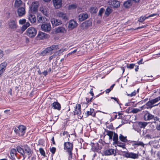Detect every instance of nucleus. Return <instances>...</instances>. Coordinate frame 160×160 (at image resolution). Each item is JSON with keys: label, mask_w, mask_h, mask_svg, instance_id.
I'll use <instances>...</instances> for the list:
<instances>
[{"label": "nucleus", "mask_w": 160, "mask_h": 160, "mask_svg": "<svg viewBox=\"0 0 160 160\" xmlns=\"http://www.w3.org/2000/svg\"><path fill=\"white\" fill-rule=\"evenodd\" d=\"M64 149L68 155V159H72V151L73 148V143L69 142H65L64 143Z\"/></svg>", "instance_id": "1"}, {"label": "nucleus", "mask_w": 160, "mask_h": 160, "mask_svg": "<svg viewBox=\"0 0 160 160\" xmlns=\"http://www.w3.org/2000/svg\"><path fill=\"white\" fill-rule=\"evenodd\" d=\"M26 128L23 125H20L14 128V131L17 135L22 136L26 132Z\"/></svg>", "instance_id": "2"}, {"label": "nucleus", "mask_w": 160, "mask_h": 160, "mask_svg": "<svg viewBox=\"0 0 160 160\" xmlns=\"http://www.w3.org/2000/svg\"><path fill=\"white\" fill-rule=\"evenodd\" d=\"M122 156L127 158H130L133 159L138 158V154L128 151H124L123 152Z\"/></svg>", "instance_id": "3"}, {"label": "nucleus", "mask_w": 160, "mask_h": 160, "mask_svg": "<svg viewBox=\"0 0 160 160\" xmlns=\"http://www.w3.org/2000/svg\"><path fill=\"white\" fill-rule=\"evenodd\" d=\"M144 119L145 121L153 120L154 122L159 120V118L157 117H155L154 115L148 112H147L145 114L144 116Z\"/></svg>", "instance_id": "4"}, {"label": "nucleus", "mask_w": 160, "mask_h": 160, "mask_svg": "<svg viewBox=\"0 0 160 160\" xmlns=\"http://www.w3.org/2000/svg\"><path fill=\"white\" fill-rule=\"evenodd\" d=\"M36 29L32 27L29 28L27 30L26 34L30 38H32L35 36L37 33Z\"/></svg>", "instance_id": "5"}, {"label": "nucleus", "mask_w": 160, "mask_h": 160, "mask_svg": "<svg viewBox=\"0 0 160 160\" xmlns=\"http://www.w3.org/2000/svg\"><path fill=\"white\" fill-rule=\"evenodd\" d=\"M159 100H160V97H158L154 99L149 100L146 104L149 108H151L153 107L158 105V104L155 105H154V104L157 102Z\"/></svg>", "instance_id": "6"}, {"label": "nucleus", "mask_w": 160, "mask_h": 160, "mask_svg": "<svg viewBox=\"0 0 160 160\" xmlns=\"http://www.w3.org/2000/svg\"><path fill=\"white\" fill-rule=\"evenodd\" d=\"M8 25L10 29L13 30H15L18 27L16 21L12 19H10L8 21Z\"/></svg>", "instance_id": "7"}, {"label": "nucleus", "mask_w": 160, "mask_h": 160, "mask_svg": "<svg viewBox=\"0 0 160 160\" xmlns=\"http://www.w3.org/2000/svg\"><path fill=\"white\" fill-rule=\"evenodd\" d=\"M108 2L109 5L113 8H117L120 6L119 2L117 0H110Z\"/></svg>", "instance_id": "8"}, {"label": "nucleus", "mask_w": 160, "mask_h": 160, "mask_svg": "<svg viewBox=\"0 0 160 160\" xmlns=\"http://www.w3.org/2000/svg\"><path fill=\"white\" fill-rule=\"evenodd\" d=\"M147 125V123L146 122H138L137 123V125L138 128H134V129L139 132L141 131V130L139 128H144Z\"/></svg>", "instance_id": "9"}, {"label": "nucleus", "mask_w": 160, "mask_h": 160, "mask_svg": "<svg viewBox=\"0 0 160 160\" xmlns=\"http://www.w3.org/2000/svg\"><path fill=\"white\" fill-rule=\"evenodd\" d=\"M52 2L54 7L56 9L60 8L62 5V0H52Z\"/></svg>", "instance_id": "10"}, {"label": "nucleus", "mask_w": 160, "mask_h": 160, "mask_svg": "<svg viewBox=\"0 0 160 160\" xmlns=\"http://www.w3.org/2000/svg\"><path fill=\"white\" fill-rule=\"evenodd\" d=\"M41 28L42 31L48 32L51 30V26L50 23L42 24Z\"/></svg>", "instance_id": "11"}, {"label": "nucleus", "mask_w": 160, "mask_h": 160, "mask_svg": "<svg viewBox=\"0 0 160 160\" xmlns=\"http://www.w3.org/2000/svg\"><path fill=\"white\" fill-rule=\"evenodd\" d=\"M75 110L74 111V115H77L81 117V107L80 104H77L74 107Z\"/></svg>", "instance_id": "12"}, {"label": "nucleus", "mask_w": 160, "mask_h": 160, "mask_svg": "<svg viewBox=\"0 0 160 160\" xmlns=\"http://www.w3.org/2000/svg\"><path fill=\"white\" fill-rule=\"evenodd\" d=\"M7 65V62H6L0 64V78L2 76L4 72L6 69Z\"/></svg>", "instance_id": "13"}, {"label": "nucleus", "mask_w": 160, "mask_h": 160, "mask_svg": "<svg viewBox=\"0 0 160 160\" xmlns=\"http://www.w3.org/2000/svg\"><path fill=\"white\" fill-rule=\"evenodd\" d=\"M104 154L106 156L113 155L115 156L116 155V150L113 149H110L105 151Z\"/></svg>", "instance_id": "14"}, {"label": "nucleus", "mask_w": 160, "mask_h": 160, "mask_svg": "<svg viewBox=\"0 0 160 160\" xmlns=\"http://www.w3.org/2000/svg\"><path fill=\"white\" fill-rule=\"evenodd\" d=\"M22 147L23 148L24 152L26 153L27 155L30 154L31 153H32L33 152L30 147H29L27 144H24L21 145Z\"/></svg>", "instance_id": "15"}, {"label": "nucleus", "mask_w": 160, "mask_h": 160, "mask_svg": "<svg viewBox=\"0 0 160 160\" xmlns=\"http://www.w3.org/2000/svg\"><path fill=\"white\" fill-rule=\"evenodd\" d=\"M56 15L57 17L65 21L67 20L68 19V17L66 14L63 12H58L56 13Z\"/></svg>", "instance_id": "16"}, {"label": "nucleus", "mask_w": 160, "mask_h": 160, "mask_svg": "<svg viewBox=\"0 0 160 160\" xmlns=\"http://www.w3.org/2000/svg\"><path fill=\"white\" fill-rule=\"evenodd\" d=\"M78 25L76 22L74 20H71L69 21L68 27L70 29H72L76 27Z\"/></svg>", "instance_id": "17"}, {"label": "nucleus", "mask_w": 160, "mask_h": 160, "mask_svg": "<svg viewBox=\"0 0 160 160\" xmlns=\"http://www.w3.org/2000/svg\"><path fill=\"white\" fill-rule=\"evenodd\" d=\"M51 22L53 26H56L62 24V22L61 20L56 19L54 18L51 19Z\"/></svg>", "instance_id": "18"}, {"label": "nucleus", "mask_w": 160, "mask_h": 160, "mask_svg": "<svg viewBox=\"0 0 160 160\" xmlns=\"http://www.w3.org/2000/svg\"><path fill=\"white\" fill-rule=\"evenodd\" d=\"M51 106L52 108L54 109L59 111L61 109V105L58 102H53L51 105Z\"/></svg>", "instance_id": "19"}, {"label": "nucleus", "mask_w": 160, "mask_h": 160, "mask_svg": "<svg viewBox=\"0 0 160 160\" xmlns=\"http://www.w3.org/2000/svg\"><path fill=\"white\" fill-rule=\"evenodd\" d=\"M33 12H29L28 16L29 20L31 23H34L36 21V18Z\"/></svg>", "instance_id": "20"}, {"label": "nucleus", "mask_w": 160, "mask_h": 160, "mask_svg": "<svg viewBox=\"0 0 160 160\" xmlns=\"http://www.w3.org/2000/svg\"><path fill=\"white\" fill-rule=\"evenodd\" d=\"M88 17V15L86 12L82 13L80 14L78 17V19L80 21H82Z\"/></svg>", "instance_id": "21"}, {"label": "nucleus", "mask_w": 160, "mask_h": 160, "mask_svg": "<svg viewBox=\"0 0 160 160\" xmlns=\"http://www.w3.org/2000/svg\"><path fill=\"white\" fill-rule=\"evenodd\" d=\"M157 15L156 13L154 14H152L149 15V16H142L139 19H138V21L139 22H142L143 21H144L146 19H147L148 18H150L151 17H154V16H156Z\"/></svg>", "instance_id": "22"}, {"label": "nucleus", "mask_w": 160, "mask_h": 160, "mask_svg": "<svg viewBox=\"0 0 160 160\" xmlns=\"http://www.w3.org/2000/svg\"><path fill=\"white\" fill-rule=\"evenodd\" d=\"M17 12L19 16L20 17L22 16L25 13L24 8L23 7L19 8L17 10Z\"/></svg>", "instance_id": "23"}, {"label": "nucleus", "mask_w": 160, "mask_h": 160, "mask_svg": "<svg viewBox=\"0 0 160 160\" xmlns=\"http://www.w3.org/2000/svg\"><path fill=\"white\" fill-rule=\"evenodd\" d=\"M91 25V23L90 21H86L83 22L81 25V27L83 29L88 28Z\"/></svg>", "instance_id": "24"}, {"label": "nucleus", "mask_w": 160, "mask_h": 160, "mask_svg": "<svg viewBox=\"0 0 160 160\" xmlns=\"http://www.w3.org/2000/svg\"><path fill=\"white\" fill-rule=\"evenodd\" d=\"M25 5V4L23 3L21 0H15L14 6L15 8H18L20 6L23 7Z\"/></svg>", "instance_id": "25"}, {"label": "nucleus", "mask_w": 160, "mask_h": 160, "mask_svg": "<svg viewBox=\"0 0 160 160\" xmlns=\"http://www.w3.org/2000/svg\"><path fill=\"white\" fill-rule=\"evenodd\" d=\"M46 18L45 17H43L40 14H38L37 16V22L38 23H43L45 22Z\"/></svg>", "instance_id": "26"}, {"label": "nucleus", "mask_w": 160, "mask_h": 160, "mask_svg": "<svg viewBox=\"0 0 160 160\" xmlns=\"http://www.w3.org/2000/svg\"><path fill=\"white\" fill-rule=\"evenodd\" d=\"M38 6L35 2H33L30 7L31 12L34 13L37 11Z\"/></svg>", "instance_id": "27"}, {"label": "nucleus", "mask_w": 160, "mask_h": 160, "mask_svg": "<svg viewBox=\"0 0 160 160\" xmlns=\"http://www.w3.org/2000/svg\"><path fill=\"white\" fill-rule=\"evenodd\" d=\"M17 150L18 152L22 155L23 158V159H24L25 158V152H24L23 148H21L19 146H18L17 147Z\"/></svg>", "instance_id": "28"}, {"label": "nucleus", "mask_w": 160, "mask_h": 160, "mask_svg": "<svg viewBox=\"0 0 160 160\" xmlns=\"http://www.w3.org/2000/svg\"><path fill=\"white\" fill-rule=\"evenodd\" d=\"M65 49H61L60 50L55 52L53 55L51 56L49 58V61H51L52 58H55V57L58 54H59L60 53L63 52Z\"/></svg>", "instance_id": "29"}, {"label": "nucleus", "mask_w": 160, "mask_h": 160, "mask_svg": "<svg viewBox=\"0 0 160 160\" xmlns=\"http://www.w3.org/2000/svg\"><path fill=\"white\" fill-rule=\"evenodd\" d=\"M55 31L57 33H63L65 32L66 30L63 27H59L56 28Z\"/></svg>", "instance_id": "30"}, {"label": "nucleus", "mask_w": 160, "mask_h": 160, "mask_svg": "<svg viewBox=\"0 0 160 160\" xmlns=\"http://www.w3.org/2000/svg\"><path fill=\"white\" fill-rule=\"evenodd\" d=\"M94 109L93 108H91L89 111H87V113H86V114H87V116L89 115H91L93 117H95L96 115V113L94 112Z\"/></svg>", "instance_id": "31"}, {"label": "nucleus", "mask_w": 160, "mask_h": 160, "mask_svg": "<svg viewBox=\"0 0 160 160\" xmlns=\"http://www.w3.org/2000/svg\"><path fill=\"white\" fill-rule=\"evenodd\" d=\"M92 148L93 151H96L101 149V147L99 146L98 143H96L93 144L92 147Z\"/></svg>", "instance_id": "32"}, {"label": "nucleus", "mask_w": 160, "mask_h": 160, "mask_svg": "<svg viewBox=\"0 0 160 160\" xmlns=\"http://www.w3.org/2000/svg\"><path fill=\"white\" fill-rule=\"evenodd\" d=\"M132 1L131 0H128L124 2L123 6L126 8H128L132 6Z\"/></svg>", "instance_id": "33"}, {"label": "nucleus", "mask_w": 160, "mask_h": 160, "mask_svg": "<svg viewBox=\"0 0 160 160\" xmlns=\"http://www.w3.org/2000/svg\"><path fill=\"white\" fill-rule=\"evenodd\" d=\"M48 48L51 52L52 51L57 50L59 49L58 45L57 44L53 45Z\"/></svg>", "instance_id": "34"}, {"label": "nucleus", "mask_w": 160, "mask_h": 160, "mask_svg": "<svg viewBox=\"0 0 160 160\" xmlns=\"http://www.w3.org/2000/svg\"><path fill=\"white\" fill-rule=\"evenodd\" d=\"M105 131L107 133L106 135H108L109 137V139L111 140L112 139V136L113 134V132L106 129H105Z\"/></svg>", "instance_id": "35"}, {"label": "nucleus", "mask_w": 160, "mask_h": 160, "mask_svg": "<svg viewBox=\"0 0 160 160\" xmlns=\"http://www.w3.org/2000/svg\"><path fill=\"white\" fill-rule=\"evenodd\" d=\"M45 33L44 32H39L37 35V38L39 39H43L44 38Z\"/></svg>", "instance_id": "36"}, {"label": "nucleus", "mask_w": 160, "mask_h": 160, "mask_svg": "<svg viewBox=\"0 0 160 160\" xmlns=\"http://www.w3.org/2000/svg\"><path fill=\"white\" fill-rule=\"evenodd\" d=\"M97 8L95 7H92L89 9V11L92 14L96 13L98 11Z\"/></svg>", "instance_id": "37"}, {"label": "nucleus", "mask_w": 160, "mask_h": 160, "mask_svg": "<svg viewBox=\"0 0 160 160\" xmlns=\"http://www.w3.org/2000/svg\"><path fill=\"white\" fill-rule=\"evenodd\" d=\"M112 140L113 141V143L115 144L118 142V136L117 133H114Z\"/></svg>", "instance_id": "38"}, {"label": "nucleus", "mask_w": 160, "mask_h": 160, "mask_svg": "<svg viewBox=\"0 0 160 160\" xmlns=\"http://www.w3.org/2000/svg\"><path fill=\"white\" fill-rule=\"evenodd\" d=\"M119 139L122 142H125L128 141L126 136H124L121 134H120L119 136Z\"/></svg>", "instance_id": "39"}, {"label": "nucleus", "mask_w": 160, "mask_h": 160, "mask_svg": "<svg viewBox=\"0 0 160 160\" xmlns=\"http://www.w3.org/2000/svg\"><path fill=\"white\" fill-rule=\"evenodd\" d=\"M144 106H142L140 108H133L132 110V112L134 113H135L138 112L139 111L142 110Z\"/></svg>", "instance_id": "40"}, {"label": "nucleus", "mask_w": 160, "mask_h": 160, "mask_svg": "<svg viewBox=\"0 0 160 160\" xmlns=\"http://www.w3.org/2000/svg\"><path fill=\"white\" fill-rule=\"evenodd\" d=\"M112 12V9L111 8L108 7L106 8L105 14L106 15L108 16Z\"/></svg>", "instance_id": "41"}, {"label": "nucleus", "mask_w": 160, "mask_h": 160, "mask_svg": "<svg viewBox=\"0 0 160 160\" xmlns=\"http://www.w3.org/2000/svg\"><path fill=\"white\" fill-rule=\"evenodd\" d=\"M30 157H28V159L30 160H36V155L33 152L32 153L30 154Z\"/></svg>", "instance_id": "42"}, {"label": "nucleus", "mask_w": 160, "mask_h": 160, "mask_svg": "<svg viewBox=\"0 0 160 160\" xmlns=\"http://www.w3.org/2000/svg\"><path fill=\"white\" fill-rule=\"evenodd\" d=\"M116 144H117L118 146L122 148H125V144L124 143H122L118 141Z\"/></svg>", "instance_id": "43"}, {"label": "nucleus", "mask_w": 160, "mask_h": 160, "mask_svg": "<svg viewBox=\"0 0 160 160\" xmlns=\"http://www.w3.org/2000/svg\"><path fill=\"white\" fill-rule=\"evenodd\" d=\"M51 52L48 47L47 48L42 52V54L43 55H45L46 54H48Z\"/></svg>", "instance_id": "44"}, {"label": "nucleus", "mask_w": 160, "mask_h": 160, "mask_svg": "<svg viewBox=\"0 0 160 160\" xmlns=\"http://www.w3.org/2000/svg\"><path fill=\"white\" fill-rule=\"evenodd\" d=\"M51 52L48 47L47 48L42 52V54L43 55H45L46 54H48Z\"/></svg>", "instance_id": "45"}, {"label": "nucleus", "mask_w": 160, "mask_h": 160, "mask_svg": "<svg viewBox=\"0 0 160 160\" xmlns=\"http://www.w3.org/2000/svg\"><path fill=\"white\" fill-rule=\"evenodd\" d=\"M77 8V5L76 4H72L69 5L68 9L69 10H72Z\"/></svg>", "instance_id": "46"}, {"label": "nucleus", "mask_w": 160, "mask_h": 160, "mask_svg": "<svg viewBox=\"0 0 160 160\" xmlns=\"http://www.w3.org/2000/svg\"><path fill=\"white\" fill-rule=\"evenodd\" d=\"M17 153L16 150L14 148L12 149L10 152V154L12 156L16 155V154Z\"/></svg>", "instance_id": "47"}, {"label": "nucleus", "mask_w": 160, "mask_h": 160, "mask_svg": "<svg viewBox=\"0 0 160 160\" xmlns=\"http://www.w3.org/2000/svg\"><path fill=\"white\" fill-rule=\"evenodd\" d=\"M39 151L41 154L44 157L45 156V153L44 151L42 148H39Z\"/></svg>", "instance_id": "48"}, {"label": "nucleus", "mask_w": 160, "mask_h": 160, "mask_svg": "<svg viewBox=\"0 0 160 160\" xmlns=\"http://www.w3.org/2000/svg\"><path fill=\"white\" fill-rule=\"evenodd\" d=\"M137 93V91L135 90H134L133 92L131 93V94H128L127 93V95L130 97H132L133 96H134Z\"/></svg>", "instance_id": "49"}, {"label": "nucleus", "mask_w": 160, "mask_h": 160, "mask_svg": "<svg viewBox=\"0 0 160 160\" xmlns=\"http://www.w3.org/2000/svg\"><path fill=\"white\" fill-rule=\"evenodd\" d=\"M56 151V148H55L52 147L50 148V151L51 152L52 154H54Z\"/></svg>", "instance_id": "50"}, {"label": "nucleus", "mask_w": 160, "mask_h": 160, "mask_svg": "<svg viewBox=\"0 0 160 160\" xmlns=\"http://www.w3.org/2000/svg\"><path fill=\"white\" fill-rule=\"evenodd\" d=\"M26 20L25 19H21L19 20V23L20 24H23L25 23Z\"/></svg>", "instance_id": "51"}, {"label": "nucleus", "mask_w": 160, "mask_h": 160, "mask_svg": "<svg viewBox=\"0 0 160 160\" xmlns=\"http://www.w3.org/2000/svg\"><path fill=\"white\" fill-rule=\"evenodd\" d=\"M104 11V9L103 8H101L99 10L98 15L99 16H101L102 13Z\"/></svg>", "instance_id": "52"}, {"label": "nucleus", "mask_w": 160, "mask_h": 160, "mask_svg": "<svg viewBox=\"0 0 160 160\" xmlns=\"http://www.w3.org/2000/svg\"><path fill=\"white\" fill-rule=\"evenodd\" d=\"M135 65L134 64H130L128 65L127 66V68H130V69H132L134 68Z\"/></svg>", "instance_id": "53"}, {"label": "nucleus", "mask_w": 160, "mask_h": 160, "mask_svg": "<svg viewBox=\"0 0 160 160\" xmlns=\"http://www.w3.org/2000/svg\"><path fill=\"white\" fill-rule=\"evenodd\" d=\"M41 12L44 15L46 16H48V14L46 9H43L41 10Z\"/></svg>", "instance_id": "54"}, {"label": "nucleus", "mask_w": 160, "mask_h": 160, "mask_svg": "<svg viewBox=\"0 0 160 160\" xmlns=\"http://www.w3.org/2000/svg\"><path fill=\"white\" fill-rule=\"evenodd\" d=\"M137 146H142V147H144V144L142 142L138 141L137 142Z\"/></svg>", "instance_id": "55"}, {"label": "nucleus", "mask_w": 160, "mask_h": 160, "mask_svg": "<svg viewBox=\"0 0 160 160\" xmlns=\"http://www.w3.org/2000/svg\"><path fill=\"white\" fill-rule=\"evenodd\" d=\"M107 128L113 130L114 129V128L113 127L112 124H111L108 126H107Z\"/></svg>", "instance_id": "56"}, {"label": "nucleus", "mask_w": 160, "mask_h": 160, "mask_svg": "<svg viewBox=\"0 0 160 160\" xmlns=\"http://www.w3.org/2000/svg\"><path fill=\"white\" fill-rule=\"evenodd\" d=\"M92 97L90 98V99H89V98H86V99L87 102V103H88L89 102H91L92 99Z\"/></svg>", "instance_id": "57"}, {"label": "nucleus", "mask_w": 160, "mask_h": 160, "mask_svg": "<svg viewBox=\"0 0 160 160\" xmlns=\"http://www.w3.org/2000/svg\"><path fill=\"white\" fill-rule=\"evenodd\" d=\"M62 135L66 137H67L68 136V132L67 131H64L62 133Z\"/></svg>", "instance_id": "58"}, {"label": "nucleus", "mask_w": 160, "mask_h": 160, "mask_svg": "<svg viewBox=\"0 0 160 160\" xmlns=\"http://www.w3.org/2000/svg\"><path fill=\"white\" fill-rule=\"evenodd\" d=\"M156 128L157 130L160 131V123L157 124L156 126Z\"/></svg>", "instance_id": "59"}, {"label": "nucleus", "mask_w": 160, "mask_h": 160, "mask_svg": "<svg viewBox=\"0 0 160 160\" xmlns=\"http://www.w3.org/2000/svg\"><path fill=\"white\" fill-rule=\"evenodd\" d=\"M111 99H113L115 101H116L117 102V103L119 104V102H118V99L117 98H114V97H111Z\"/></svg>", "instance_id": "60"}, {"label": "nucleus", "mask_w": 160, "mask_h": 160, "mask_svg": "<svg viewBox=\"0 0 160 160\" xmlns=\"http://www.w3.org/2000/svg\"><path fill=\"white\" fill-rule=\"evenodd\" d=\"M27 28L24 25H23L22 27L21 30L22 31H24L27 29Z\"/></svg>", "instance_id": "61"}, {"label": "nucleus", "mask_w": 160, "mask_h": 160, "mask_svg": "<svg viewBox=\"0 0 160 160\" xmlns=\"http://www.w3.org/2000/svg\"><path fill=\"white\" fill-rule=\"evenodd\" d=\"M142 60L143 59L141 58L140 60L138 61V63L139 65L143 63L142 62Z\"/></svg>", "instance_id": "62"}, {"label": "nucleus", "mask_w": 160, "mask_h": 160, "mask_svg": "<svg viewBox=\"0 0 160 160\" xmlns=\"http://www.w3.org/2000/svg\"><path fill=\"white\" fill-rule=\"evenodd\" d=\"M3 54L2 51L0 50V59L3 57Z\"/></svg>", "instance_id": "63"}, {"label": "nucleus", "mask_w": 160, "mask_h": 160, "mask_svg": "<svg viewBox=\"0 0 160 160\" xmlns=\"http://www.w3.org/2000/svg\"><path fill=\"white\" fill-rule=\"evenodd\" d=\"M89 93L92 96L94 95V93L93 92V89L92 88H91L90 91L89 92Z\"/></svg>", "instance_id": "64"}]
</instances>
